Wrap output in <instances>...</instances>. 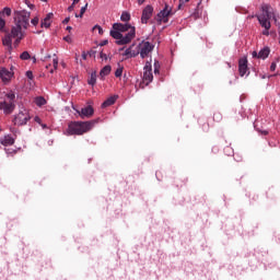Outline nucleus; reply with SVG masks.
Here are the masks:
<instances>
[{
	"instance_id": "f257e3e1",
	"label": "nucleus",
	"mask_w": 280,
	"mask_h": 280,
	"mask_svg": "<svg viewBox=\"0 0 280 280\" xmlns=\"http://www.w3.org/2000/svg\"><path fill=\"white\" fill-rule=\"evenodd\" d=\"M109 35L116 40V45H128L135 40L137 28L128 23H114Z\"/></svg>"
},
{
	"instance_id": "f03ea898",
	"label": "nucleus",
	"mask_w": 280,
	"mask_h": 280,
	"mask_svg": "<svg viewBox=\"0 0 280 280\" xmlns=\"http://www.w3.org/2000/svg\"><path fill=\"white\" fill-rule=\"evenodd\" d=\"M32 16V13L26 10L22 11H14V25L11 27L10 33H12V36H20V38H25V31L27 27H30V18Z\"/></svg>"
},
{
	"instance_id": "7ed1b4c3",
	"label": "nucleus",
	"mask_w": 280,
	"mask_h": 280,
	"mask_svg": "<svg viewBox=\"0 0 280 280\" xmlns=\"http://www.w3.org/2000/svg\"><path fill=\"white\" fill-rule=\"evenodd\" d=\"M100 121L98 119L89 120V121H70L68 124V128L66 130V135L68 137L72 136H82L85 135V132H89V130H92L95 124Z\"/></svg>"
},
{
	"instance_id": "20e7f679",
	"label": "nucleus",
	"mask_w": 280,
	"mask_h": 280,
	"mask_svg": "<svg viewBox=\"0 0 280 280\" xmlns=\"http://www.w3.org/2000/svg\"><path fill=\"white\" fill-rule=\"evenodd\" d=\"M259 25L264 27L262 36H270V27L272 24L270 20L272 19V5L261 4V13L255 15Z\"/></svg>"
},
{
	"instance_id": "39448f33",
	"label": "nucleus",
	"mask_w": 280,
	"mask_h": 280,
	"mask_svg": "<svg viewBox=\"0 0 280 280\" xmlns=\"http://www.w3.org/2000/svg\"><path fill=\"white\" fill-rule=\"evenodd\" d=\"M4 97L5 100L0 102V110H3V115H12L16 109V94L10 91Z\"/></svg>"
},
{
	"instance_id": "423d86ee",
	"label": "nucleus",
	"mask_w": 280,
	"mask_h": 280,
	"mask_svg": "<svg viewBox=\"0 0 280 280\" xmlns=\"http://www.w3.org/2000/svg\"><path fill=\"white\" fill-rule=\"evenodd\" d=\"M23 38L25 37L14 36L9 32L2 38V45L3 47H7V51H9V54H12V49H16V47L21 45V40H23Z\"/></svg>"
},
{
	"instance_id": "0eeeda50",
	"label": "nucleus",
	"mask_w": 280,
	"mask_h": 280,
	"mask_svg": "<svg viewBox=\"0 0 280 280\" xmlns=\"http://www.w3.org/2000/svg\"><path fill=\"white\" fill-rule=\"evenodd\" d=\"M32 119V116H30V110L26 108L21 109L13 119L14 126H27V121Z\"/></svg>"
},
{
	"instance_id": "6e6552de",
	"label": "nucleus",
	"mask_w": 280,
	"mask_h": 280,
	"mask_svg": "<svg viewBox=\"0 0 280 280\" xmlns=\"http://www.w3.org/2000/svg\"><path fill=\"white\" fill-rule=\"evenodd\" d=\"M170 16H172V8L168 4H165L163 10L156 14L155 21L158 25H161L162 23H170Z\"/></svg>"
},
{
	"instance_id": "1a4fd4ad",
	"label": "nucleus",
	"mask_w": 280,
	"mask_h": 280,
	"mask_svg": "<svg viewBox=\"0 0 280 280\" xmlns=\"http://www.w3.org/2000/svg\"><path fill=\"white\" fill-rule=\"evenodd\" d=\"M152 80H154V75L152 74V63L147 61L143 68L142 82L145 84V86H148Z\"/></svg>"
},
{
	"instance_id": "9d476101",
	"label": "nucleus",
	"mask_w": 280,
	"mask_h": 280,
	"mask_svg": "<svg viewBox=\"0 0 280 280\" xmlns=\"http://www.w3.org/2000/svg\"><path fill=\"white\" fill-rule=\"evenodd\" d=\"M153 50H154V46L152 45V43L142 42V44L140 45V50L138 51L140 54V57L144 59V58H148Z\"/></svg>"
},
{
	"instance_id": "9b49d317",
	"label": "nucleus",
	"mask_w": 280,
	"mask_h": 280,
	"mask_svg": "<svg viewBox=\"0 0 280 280\" xmlns=\"http://www.w3.org/2000/svg\"><path fill=\"white\" fill-rule=\"evenodd\" d=\"M152 14H154V7L148 4L142 10V15H141V23H142V25H148V21H150L152 19Z\"/></svg>"
},
{
	"instance_id": "f8f14e48",
	"label": "nucleus",
	"mask_w": 280,
	"mask_h": 280,
	"mask_svg": "<svg viewBox=\"0 0 280 280\" xmlns=\"http://www.w3.org/2000/svg\"><path fill=\"white\" fill-rule=\"evenodd\" d=\"M238 73L241 78L250 75V71L248 70V59L246 57L238 59Z\"/></svg>"
},
{
	"instance_id": "ddd939ff",
	"label": "nucleus",
	"mask_w": 280,
	"mask_h": 280,
	"mask_svg": "<svg viewBox=\"0 0 280 280\" xmlns=\"http://www.w3.org/2000/svg\"><path fill=\"white\" fill-rule=\"evenodd\" d=\"M5 16H12V9L5 7L0 11V32H5Z\"/></svg>"
},
{
	"instance_id": "4468645a",
	"label": "nucleus",
	"mask_w": 280,
	"mask_h": 280,
	"mask_svg": "<svg viewBox=\"0 0 280 280\" xmlns=\"http://www.w3.org/2000/svg\"><path fill=\"white\" fill-rule=\"evenodd\" d=\"M77 113L80 115L81 119H84V117H93L95 109H93V106L88 105L86 107L81 108V110H78Z\"/></svg>"
},
{
	"instance_id": "2eb2a0df",
	"label": "nucleus",
	"mask_w": 280,
	"mask_h": 280,
	"mask_svg": "<svg viewBox=\"0 0 280 280\" xmlns=\"http://www.w3.org/2000/svg\"><path fill=\"white\" fill-rule=\"evenodd\" d=\"M13 75H14V73H12L7 68L0 69V78L4 84H8V82H10V80H12Z\"/></svg>"
},
{
	"instance_id": "dca6fc26",
	"label": "nucleus",
	"mask_w": 280,
	"mask_h": 280,
	"mask_svg": "<svg viewBox=\"0 0 280 280\" xmlns=\"http://www.w3.org/2000/svg\"><path fill=\"white\" fill-rule=\"evenodd\" d=\"M132 47H135V45L128 47L122 54L125 60H128L130 58H137V56L139 55V50H133Z\"/></svg>"
},
{
	"instance_id": "f3484780",
	"label": "nucleus",
	"mask_w": 280,
	"mask_h": 280,
	"mask_svg": "<svg viewBox=\"0 0 280 280\" xmlns=\"http://www.w3.org/2000/svg\"><path fill=\"white\" fill-rule=\"evenodd\" d=\"M117 100H119V95L109 96L102 103L101 108H108V106H113Z\"/></svg>"
},
{
	"instance_id": "a211bd4d",
	"label": "nucleus",
	"mask_w": 280,
	"mask_h": 280,
	"mask_svg": "<svg viewBox=\"0 0 280 280\" xmlns=\"http://www.w3.org/2000/svg\"><path fill=\"white\" fill-rule=\"evenodd\" d=\"M51 19H54V13H48L44 20H42L40 27H45L46 30L51 27Z\"/></svg>"
},
{
	"instance_id": "6ab92c4d",
	"label": "nucleus",
	"mask_w": 280,
	"mask_h": 280,
	"mask_svg": "<svg viewBox=\"0 0 280 280\" xmlns=\"http://www.w3.org/2000/svg\"><path fill=\"white\" fill-rule=\"evenodd\" d=\"M268 56H270V47H268V46L264 47L258 52V58L260 60H266V58H268Z\"/></svg>"
},
{
	"instance_id": "aec40b11",
	"label": "nucleus",
	"mask_w": 280,
	"mask_h": 280,
	"mask_svg": "<svg viewBox=\"0 0 280 280\" xmlns=\"http://www.w3.org/2000/svg\"><path fill=\"white\" fill-rule=\"evenodd\" d=\"M110 71H113V68L109 65L103 67L100 71L101 80H104L106 75H110Z\"/></svg>"
},
{
	"instance_id": "412c9836",
	"label": "nucleus",
	"mask_w": 280,
	"mask_h": 280,
	"mask_svg": "<svg viewBox=\"0 0 280 280\" xmlns=\"http://www.w3.org/2000/svg\"><path fill=\"white\" fill-rule=\"evenodd\" d=\"M1 145H14V139L12 136L7 135L0 140Z\"/></svg>"
},
{
	"instance_id": "4be33fe9",
	"label": "nucleus",
	"mask_w": 280,
	"mask_h": 280,
	"mask_svg": "<svg viewBox=\"0 0 280 280\" xmlns=\"http://www.w3.org/2000/svg\"><path fill=\"white\" fill-rule=\"evenodd\" d=\"M88 84L90 86H95V84H97V71H93L90 75V78L88 79Z\"/></svg>"
},
{
	"instance_id": "5701e85b",
	"label": "nucleus",
	"mask_w": 280,
	"mask_h": 280,
	"mask_svg": "<svg viewBox=\"0 0 280 280\" xmlns=\"http://www.w3.org/2000/svg\"><path fill=\"white\" fill-rule=\"evenodd\" d=\"M34 103L36 104V106H38L39 108L45 106V104H47V100H45V97L43 96H37L35 97Z\"/></svg>"
},
{
	"instance_id": "b1692460",
	"label": "nucleus",
	"mask_w": 280,
	"mask_h": 280,
	"mask_svg": "<svg viewBox=\"0 0 280 280\" xmlns=\"http://www.w3.org/2000/svg\"><path fill=\"white\" fill-rule=\"evenodd\" d=\"M130 19V13H128L127 11H124L120 15V21H122V23H128Z\"/></svg>"
},
{
	"instance_id": "393cba45",
	"label": "nucleus",
	"mask_w": 280,
	"mask_h": 280,
	"mask_svg": "<svg viewBox=\"0 0 280 280\" xmlns=\"http://www.w3.org/2000/svg\"><path fill=\"white\" fill-rule=\"evenodd\" d=\"M222 119H223L222 113L215 112L213 114V121H215L217 124H220V121H222Z\"/></svg>"
},
{
	"instance_id": "a878e982",
	"label": "nucleus",
	"mask_w": 280,
	"mask_h": 280,
	"mask_svg": "<svg viewBox=\"0 0 280 280\" xmlns=\"http://www.w3.org/2000/svg\"><path fill=\"white\" fill-rule=\"evenodd\" d=\"M86 8H89V4H85L84 7H82L80 10V14L75 13V18L82 19L84 16V12H86Z\"/></svg>"
},
{
	"instance_id": "bb28decb",
	"label": "nucleus",
	"mask_w": 280,
	"mask_h": 280,
	"mask_svg": "<svg viewBox=\"0 0 280 280\" xmlns=\"http://www.w3.org/2000/svg\"><path fill=\"white\" fill-rule=\"evenodd\" d=\"M121 75H124V67L118 66V68L115 71V78H121Z\"/></svg>"
},
{
	"instance_id": "cd10ccee",
	"label": "nucleus",
	"mask_w": 280,
	"mask_h": 280,
	"mask_svg": "<svg viewBox=\"0 0 280 280\" xmlns=\"http://www.w3.org/2000/svg\"><path fill=\"white\" fill-rule=\"evenodd\" d=\"M30 58H32V56L30 55V52L27 50L23 51L21 55H20V59L21 60H30Z\"/></svg>"
},
{
	"instance_id": "c85d7f7f",
	"label": "nucleus",
	"mask_w": 280,
	"mask_h": 280,
	"mask_svg": "<svg viewBox=\"0 0 280 280\" xmlns=\"http://www.w3.org/2000/svg\"><path fill=\"white\" fill-rule=\"evenodd\" d=\"M256 130H257V132H259V135H261L262 137H268V135H270V131H269V130H266V129H259V128H257Z\"/></svg>"
},
{
	"instance_id": "c756f323",
	"label": "nucleus",
	"mask_w": 280,
	"mask_h": 280,
	"mask_svg": "<svg viewBox=\"0 0 280 280\" xmlns=\"http://www.w3.org/2000/svg\"><path fill=\"white\" fill-rule=\"evenodd\" d=\"M271 19L275 21V23L279 21V15L275 13V9H272V7H271Z\"/></svg>"
},
{
	"instance_id": "7c9ffc66",
	"label": "nucleus",
	"mask_w": 280,
	"mask_h": 280,
	"mask_svg": "<svg viewBox=\"0 0 280 280\" xmlns=\"http://www.w3.org/2000/svg\"><path fill=\"white\" fill-rule=\"evenodd\" d=\"M5 152H7L8 156H14V154H16L15 149H5Z\"/></svg>"
},
{
	"instance_id": "2f4dec72",
	"label": "nucleus",
	"mask_w": 280,
	"mask_h": 280,
	"mask_svg": "<svg viewBox=\"0 0 280 280\" xmlns=\"http://www.w3.org/2000/svg\"><path fill=\"white\" fill-rule=\"evenodd\" d=\"M26 78H28V80H34V72H32V70L26 71Z\"/></svg>"
},
{
	"instance_id": "473e14b6",
	"label": "nucleus",
	"mask_w": 280,
	"mask_h": 280,
	"mask_svg": "<svg viewBox=\"0 0 280 280\" xmlns=\"http://www.w3.org/2000/svg\"><path fill=\"white\" fill-rule=\"evenodd\" d=\"M38 21H39L38 16H35L34 19L31 20V23L32 25H34V27H36V25H38Z\"/></svg>"
},
{
	"instance_id": "72a5a7b5",
	"label": "nucleus",
	"mask_w": 280,
	"mask_h": 280,
	"mask_svg": "<svg viewBox=\"0 0 280 280\" xmlns=\"http://www.w3.org/2000/svg\"><path fill=\"white\" fill-rule=\"evenodd\" d=\"M160 69H161V66L159 65V61H155L154 62V73H159Z\"/></svg>"
},
{
	"instance_id": "f704fd0d",
	"label": "nucleus",
	"mask_w": 280,
	"mask_h": 280,
	"mask_svg": "<svg viewBox=\"0 0 280 280\" xmlns=\"http://www.w3.org/2000/svg\"><path fill=\"white\" fill-rule=\"evenodd\" d=\"M185 3H189V0H179L178 10H180Z\"/></svg>"
},
{
	"instance_id": "c9c22d12",
	"label": "nucleus",
	"mask_w": 280,
	"mask_h": 280,
	"mask_svg": "<svg viewBox=\"0 0 280 280\" xmlns=\"http://www.w3.org/2000/svg\"><path fill=\"white\" fill-rule=\"evenodd\" d=\"M93 30H97L98 31V34H104V30L102 28V26H100V25H95L94 27H93Z\"/></svg>"
},
{
	"instance_id": "e433bc0d",
	"label": "nucleus",
	"mask_w": 280,
	"mask_h": 280,
	"mask_svg": "<svg viewBox=\"0 0 280 280\" xmlns=\"http://www.w3.org/2000/svg\"><path fill=\"white\" fill-rule=\"evenodd\" d=\"M34 121H35L36 124H38L39 126H43V120L40 119V117L35 116V117H34Z\"/></svg>"
},
{
	"instance_id": "4c0bfd02",
	"label": "nucleus",
	"mask_w": 280,
	"mask_h": 280,
	"mask_svg": "<svg viewBox=\"0 0 280 280\" xmlns=\"http://www.w3.org/2000/svg\"><path fill=\"white\" fill-rule=\"evenodd\" d=\"M202 130H203V132H208V130H209V122H203Z\"/></svg>"
},
{
	"instance_id": "58836bf2",
	"label": "nucleus",
	"mask_w": 280,
	"mask_h": 280,
	"mask_svg": "<svg viewBox=\"0 0 280 280\" xmlns=\"http://www.w3.org/2000/svg\"><path fill=\"white\" fill-rule=\"evenodd\" d=\"M270 71H277V62H271Z\"/></svg>"
},
{
	"instance_id": "ea45409f",
	"label": "nucleus",
	"mask_w": 280,
	"mask_h": 280,
	"mask_svg": "<svg viewBox=\"0 0 280 280\" xmlns=\"http://www.w3.org/2000/svg\"><path fill=\"white\" fill-rule=\"evenodd\" d=\"M100 56L103 60H108V56L104 51H101Z\"/></svg>"
},
{
	"instance_id": "a19ab883",
	"label": "nucleus",
	"mask_w": 280,
	"mask_h": 280,
	"mask_svg": "<svg viewBox=\"0 0 280 280\" xmlns=\"http://www.w3.org/2000/svg\"><path fill=\"white\" fill-rule=\"evenodd\" d=\"M192 19H200V13H198V11H195L192 14H191Z\"/></svg>"
},
{
	"instance_id": "79ce46f5",
	"label": "nucleus",
	"mask_w": 280,
	"mask_h": 280,
	"mask_svg": "<svg viewBox=\"0 0 280 280\" xmlns=\"http://www.w3.org/2000/svg\"><path fill=\"white\" fill-rule=\"evenodd\" d=\"M63 40H66V43H73V39L69 35L63 37Z\"/></svg>"
},
{
	"instance_id": "37998d69",
	"label": "nucleus",
	"mask_w": 280,
	"mask_h": 280,
	"mask_svg": "<svg viewBox=\"0 0 280 280\" xmlns=\"http://www.w3.org/2000/svg\"><path fill=\"white\" fill-rule=\"evenodd\" d=\"M54 69H58V58L52 60Z\"/></svg>"
},
{
	"instance_id": "c03bdc74",
	"label": "nucleus",
	"mask_w": 280,
	"mask_h": 280,
	"mask_svg": "<svg viewBox=\"0 0 280 280\" xmlns=\"http://www.w3.org/2000/svg\"><path fill=\"white\" fill-rule=\"evenodd\" d=\"M105 45H108V39H104L100 43L101 47H104Z\"/></svg>"
},
{
	"instance_id": "a18cd8bd",
	"label": "nucleus",
	"mask_w": 280,
	"mask_h": 280,
	"mask_svg": "<svg viewBox=\"0 0 280 280\" xmlns=\"http://www.w3.org/2000/svg\"><path fill=\"white\" fill-rule=\"evenodd\" d=\"M74 8H75V4L72 3V4L68 8V12H73Z\"/></svg>"
},
{
	"instance_id": "49530a36",
	"label": "nucleus",
	"mask_w": 280,
	"mask_h": 280,
	"mask_svg": "<svg viewBox=\"0 0 280 280\" xmlns=\"http://www.w3.org/2000/svg\"><path fill=\"white\" fill-rule=\"evenodd\" d=\"M252 56H253V58H259V52L253 51V52H252Z\"/></svg>"
},
{
	"instance_id": "de8ad7c7",
	"label": "nucleus",
	"mask_w": 280,
	"mask_h": 280,
	"mask_svg": "<svg viewBox=\"0 0 280 280\" xmlns=\"http://www.w3.org/2000/svg\"><path fill=\"white\" fill-rule=\"evenodd\" d=\"M69 21H71V18H66V19L62 21L63 25H67V23H69Z\"/></svg>"
},
{
	"instance_id": "09e8293b",
	"label": "nucleus",
	"mask_w": 280,
	"mask_h": 280,
	"mask_svg": "<svg viewBox=\"0 0 280 280\" xmlns=\"http://www.w3.org/2000/svg\"><path fill=\"white\" fill-rule=\"evenodd\" d=\"M145 3V0H138V5H143Z\"/></svg>"
},
{
	"instance_id": "8fccbe9b",
	"label": "nucleus",
	"mask_w": 280,
	"mask_h": 280,
	"mask_svg": "<svg viewBox=\"0 0 280 280\" xmlns=\"http://www.w3.org/2000/svg\"><path fill=\"white\" fill-rule=\"evenodd\" d=\"M81 56H82V59H83V60H86V58H88L86 52H82V55H81Z\"/></svg>"
},
{
	"instance_id": "3c124183",
	"label": "nucleus",
	"mask_w": 280,
	"mask_h": 280,
	"mask_svg": "<svg viewBox=\"0 0 280 280\" xmlns=\"http://www.w3.org/2000/svg\"><path fill=\"white\" fill-rule=\"evenodd\" d=\"M220 151V149H218V147H214V148H212V152H219Z\"/></svg>"
},
{
	"instance_id": "603ef678",
	"label": "nucleus",
	"mask_w": 280,
	"mask_h": 280,
	"mask_svg": "<svg viewBox=\"0 0 280 280\" xmlns=\"http://www.w3.org/2000/svg\"><path fill=\"white\" fill-rule=\"evenodd\" d=\"M277 36V33H275V32H269V36Z\"/></svg>"
},
{
	"instance_id": "864d4df0",
	"label": "nucleus",
	"mask_w": 280,
	"mask_h": 280,
	"mask_svg": "<svg viewBox=\"0 0 280 280\" xmlns=\"http://www.w3.org/2000/svg\"><path fill=\"white\" fill-rule=\"evenodd\" d=\"M66 30H67L68 32H71V30H73V28H72L71 26H67Z\"/></svg>"
},
{
	"instance_id": "5fc2aeb1",
	"label": "nucleus",
	"mask_w": 280,
	"mask_h": 280,
	"mask_svg": "<svg viewBox=\"0 0 280 280\" xmlns=\"http://www.w3.org/2000/svg\"><path fill=\"white\" fill-rule=\"evenodd\" d=\"M80 3V0H73L72 4Z\"/></svg>"
},
{
	"instance_id": "6e6d98bb",
	"label": "nucleus",
	"mask_w": 280,
	"mask_h": 280,
	"mask_svg": "<svg viewBox=\"0 0 280 280\" xmlns=\"http://www.w3.org/2000/svg\"><path fill=\"white\" fill-rule=\"evenodd\" d=\"M40 126H42V128H47V125H45V124H42Z\"/></svg>"
},
{
	"instance_id": "4d7b16f0",
	"label": "nucleus",
	"mask_w": 280,
	"mask_h": 280,
	"mask_svg": "<svg viewBox=\"0 0 280 280\" xmlns=\"http://www.w3.org/2000/svg\"><path fill=\"white\" fill-rule=\"evenodd\" d=\"M30 8H34V4H32Z\"/></svg>"
},
{
	"instance_id": "13d9d810",
	"label": "nucleus",
	"mask_w": 280,
	"mask_h": 280,
	"mask_svg": "<svg viewBox=\"0 0 280 280\" xmlns=\"http://www.w3.org/2000/svg\"><path fill=\"white\" fill-rule=\"evenodd\" d=\"M42 1H47V0H42Z\"/></svg>"
}]
</instances>
